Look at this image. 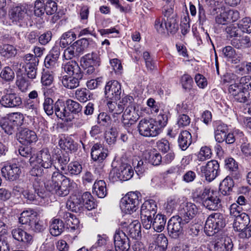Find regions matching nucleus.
<instances>
[{
  "label": "nucleus",
  "instance_id": "f257e3e1",
  "mask_svg": "<svg viewBox=\"0 0 251 251\" xmlns=\"http://www.w3.org/2000/svg\"><path fill=\"white\" fill-rule=\"evenodd\" d=\"M139 195L140 193L137 192L128 193L121 200V210L126 214H131L135 212L140 204Z\"/></svg>",
  "mask_w": 251,
  "mask_h": 251
},
{
  "label": "nucleus",
  "instance_id": "f03ea898",
  "mask_svg": "<svg viewBox=\"0 0 251 251\" xmlns=\"http://www.w3.org/2000/svg\"><path fill=\"white\" fill-rule=\"evenodd\" d=\"M199 197L202 201V204L210 210H216L221 206V200L218 197L216 192L210 188H204Z\"/></svg>",
  "mask_w": 251,
  "mask_h": 251
},
{
  "label": "nucleus",
  "instance_id": "7ed1b4c3",
  "mask_svg": "<svg viewBox=\"0 0 251 251\" xmlns=\"http://www.w3.org/2000/svg\"><path fill=\"white\" fill-rule=\"evenodd\" d=\"M138 128L140 134L145 137H155L161 132L160 127L152 119L141 120L138 124Z\"/></svg>",
  "mask_w": 251,
  "mask_h": 251
},
{
  "label": "nucleus",
  "instance_id": "20e7f679",
  "mask_svg": "<svg viewBox=\"0 0 251 251\" xmlns=\"http://www.w3.org/2000/svg\"><path fill=\"white\" fill-rule=\"evenodd\" d=\"M134 171L132 167L126 163L122 164L118 168H114L109 174V178L112 181H126L133 176Z\"/></svg>",
  "mask_w": 251,
  "mask_h": 251
},
{
  "label": "nucleus",
  "instance_id": "39448f33",
  "mask_svg": "<svg viewBox=\"0 0 251 251\" xmlns=\"http://www.w3.org/2000/svg\"><path fill=\"white\" fill-rule=\"evenodd\" d=\"M36 161L42 168L45 169V173H51L56 170V167L53 165V159L48 149H43L37 153Z\"/></svg>",
  "mask_w": 251,
  "mask_h": 251
},
{
  "label": "nucleus",
  "instance_id": "423d86ee",
  "mask_svg": "<svg viewBox=\"0 0 251 251\" xmlns=\"http://www.w3.org/2000/svg\"><path fill=\"white\" fill-rule=\"evenodd\" d=\"M219 164L215 160H211L205 165L201 167L200 170L202 176L205 179L211 182L219 174Z\"/></svg>",
  "mask_w": 251,
  "mask_h": 251
},
{
  "label": "nucleus",
  "instance_id": "0eeeda50",
  "mask_svg": "<svg viewBox=\"0 0 251 251\" xmlns=\"http://www.w3.org/2000/svg\"><path fill=\"white\" fill-rule=\"evenodd\" d=\"M198 209L193 203L186 202L180 204L179 209V216L184 224L188 223L197 214Z\"/></svg>",
  "mask_w": 251,
  "mask_h": 251
},
{
  "label": "nucleus",
  "instance_id": "6e6552de",
  "mask_svg": "<svg viewBox=\"0 0 251 251\" xmlns=\"http://www.w3.org/2000/svg\"><path fill=\"white\" fill-rule=\"evenodd\" d=\"M157 207L156 202L153 200L145 201L141 207V218L142 222H144V225L148 226L149 218L154 217L156 215Z\"/></svg>",
  "mask_w": 251,
  "mask_h": 251
},
{
  "label": "nucleus",
  "instance_id": "1a4fd4ad",
  "mask_svg": "<svg viewBox=\"0 0 251 251\" xmlns=\"http://www.w3.org/2000/svg\"><path fill=\"white\" fill-rule=\"evenodd\" d=\"M24 197L29 201L38 200L46 197V192L44 188L40 187L38 182L27 186L26 189L23 191Z\"/></svg>",
  "mask_w": 251,
  "mask_h": 251
},
{
  "label": "nucleus",
  "instance_id": "9d476101",
  "mask_svg": "<svg viewBox=\"0 0 251 251\" xmlns=\"http://www.w3.org/2000/svg\"><path fill=\"white\" fill-rule=\"evenodd\" d=\"M115 251H128L130 248L129 238L124 231L117 229L114 236Z\"/></svg>",
  "mask_w": 251,
  "mask_h": 251
},
{
  "label": "nucleus",
  "instance_id": "9b49d317",
  "mask_svg": "<svg viewBox=\"0 0 251 251\" xmlns=\"http://www.w3.org/2000/svg\"><path fill=\"white\" fill-rule=\"evenodd\" d=\"M183 220L178 216L172 217L168 221L167 229L172 238L176 239L182 233Z\"/></svg>",
  "mask_w": 251,
  "mask_h": 251
},
{
  "label": "nucleus",
  "instance_id": "f8f14e48",
  "mask_svg": "<svg viewBox=\"0 0 251 251\" xmlns=\"http://www.w3.org/2000/svg\"><path fill=\"white\" fill-rule=\"evenodd\" d=\"M1 171L2 176L10 181L17 180L22 173L20 166L16 163H7L4 165Z\"/></svg>",
  "mask_w": 251,
  "mask_h": 251
},
{
  "label": "nucleus",
  "instance_id": "ddd939ff",
  "mask_svg": "<svg viewBox=\"0 0 251 251\" xmlns=\"http://www.w3.org/2000/svg\"><path fill=\"white\" fill-rule=\"evenodd\" d=\"M138 110L134 104L127 106L122 116V122L125 126L129 127L134 124L138 120Z\"/></svg>",
  "mask_w": 251,
  "mask_h": 251
},
{
  "label": "nucleus",
  "instance_id": "4468645a",
  "mask_svg": "<svg viewBox=\"0 0 251 251\" xmlns=\"http://www.w3.org/2000/svg\"><path fill=\"white\" fill-rule=\"evenodd\" d=\"M149 223L147 226L144 225V222H142L143 226L147 229H149L151 227L153 228L154 231L160 232L164 229L166 223V218L165 216L161 214H158L155 215L154 217L152 216L151 218L148 219Z\"/></svg>",
  "mask_w": 251,
  "mask_h": 251
},
{
  "label": "nucleus",
  "instance_id": "2eb2a0df",
  "mask_svg": "<svg viewBox=\"0 0 251 251\" xmlns=\"http://www.w3.org/2000/svg\"><path fill=\"white\" fill-rule=\"evenodd\" d=\"M22 103L21 98L15 93H6L0 99V104L5 108H15Z\"/></svg>",
  "mask_w": 251,
  "mask_h": 251
},
{
  "label": "nucleus",
  "instance_id": "dca6fc26",
  "mask_svg": "<svg viewBox=\"0 0 251 251\" xmlns=\"http://www.w3.org/2000/svg\"><path fill=\"white\" fill-rule=\"evenodd\" d=\"M54 112L56 116L66 122H71L74 116L70 113L66 106V102L58 100L54 103Z\"/></svg>",
  "mask_w": 251,
  "mask_h": 251
},
{
  "label": "nucleus",
  "instance_id": "f3484780",
  "mask_svg": "<svg viewBox=\"0 0 251 251\" xmlns=\"http://www.w3.org/2000/svg\"><path fill=\"white\" fill-rule=\"evenodd\" d=\"M120 226L123 229L122 230L126 233L127 237L136 239L141 233V225L137 220L134 221L129 225L126 222H121Z\"/></svg>",
  "mask_w": 251,
  "mask_h": 251
},
{
  "label": "nucleus",
  "instance_id": "a211bd4d",
  "mask_svg": "<svg viewBox=\"0 0 251 251\" xmlns=\"http://www.w3.org/2000/svg\"><path fill=\"white\" fill-rule=\"evenodd\" d=\"M105 95L107 98L119 100L121 94V86L117 80L108 82L105 86Z\"/></svg>",
  "mask_w": 251,
  "mask_h": 251
},
{
  "label": "nucleus",
  "instance_id": "6ab92c4d",
  "mask_svg": "<svg viewBox=\"0 0 251 251\" xmlns=\"http://www.w3.org/2000/svg\"><path fill=\"white\" fill-rule=\"evenodd\" d=\"M233 244L231 238L227 237L224 240L211 242L208 246L209 251H231Z\"/></svg>",
  "mask_w": 251,
  "mask_h": 251
},
{
  "label": "nucleus",
  "instance_id": "aec40b11",
  "mask_svg": "<svg viewBox=\"0 0 251 251\" xmlns=\"http://www.w3.org/2000/svg\"><path fill=\"white\" fill-rule=\"evenodd\" d=\"M18 140L22 144L28 145L35 143L37 140V136L34 131L24 128L19 132Z\"/></svg>",
  "mask_w": 251,
  "mask_h": 251
},
{
  "label": "nucleus",
  "instance_id": "412c9836",
  "mask_svg": "<svg viewBox=\"0 0 251 251\" xmlns=\"http://www.w3.org/2000/svg\"><path fill=\"white\" fill-rule=\"evenodd\" d=\"M11 234L14 239L27 245L31 244L33 242L32 236L21 228H17L12 229Z\"/></svg>",
  "mask_w": 251,
  "mask_h": 251
},
{
  "label": "nucleus",
  "instance_id": "4be33fe9",
  "mask_svg": "<svg viewBox=\"0 0 251 251\" xmlns=\"http://www.w3.org/2000/svg\"><path fill=\"white\" fill-rule=\"evenodd\" d=\"M50 89L43 88L44 96L45 97L44 101L43 104V108L46 113L49 115H52L54 112V103L51 98L48 97V95L53 92V88Z\"/></svg>",
  "mask_w": 251,
  "mask_h": 251
},
{
  "label": "nucleus",
  "instance_id": "5701e85b",
  "mask_svg": "<svg viewBox=\"0 0 251 251\" xmlns=\"http://www.w3.org/2000/svg\"><path fill=\"white\" fill-rule=\"evenodd\" d=\"M216 221V213L211 214L209 216L204 226V232L208 236H213L220 231L217 229Z\"/></svg>",
  "mask_w": 251,
  "mask_h": 251
},
{
  "label": "nucleus",
  "instance_id": "b1692460",
  "mask_svg": "<svg viewBox=\"0 0 251 251\" xmlns=\"http://www.w3.org/2000/svg\"><path fill=\"white\" fill-rule=\"evenodd\" d=\"M250 222L249 216L244 212L240 214L239 216L235 218L233 224V227L235 231L243 230L247 226Z\"/></svg>",
  "mask_w": 251,
  "mask_h": 251
},
{
  "label": "nucleus",
  "instance_id": "393cba45",
  "mask_svg": "<svg viewBox=\"0 0 251 251\" xmlns=\"http://www.w3.org/2000/svg\"><path fill=\"white\" fill-rule=\"evenodd\" d=\"M83 75H64L62 79L63 85L70 89H75L79 85V81L82 78Z\"/></svg>",
  "mask_w": 251,
  "mask_h": 251
},
{
  "label": "nucleus",
  "instance_id": "a878e982",
  "mask_svg": "<svg viewBox=\"0 0 251 251\" xmlns=\"http://www.w3.org/2000/svg\"><path fill=\"white\" fill-rule=\"evenodd\" d=\"M107 151L102 147L101 144L96 143L91 149V155L94 161H101L107 156Z\"/></svg>",
  "mask_w": 251,
  "mask_h": 251
},
{
  "label": "nucleus",
  "instance_id": "bb28decb",
  "mask_svg": "<svg viewBox=\"0 0 251 251\" xmlns=\"http://www.w3.org/2000/svg\"><path fill=\"white\" fill-rule=\"evenodd\" d=\"M52 174L51 180L49 184L47 185V189L49 191H53V188L58 186V182H63L66 179H68L66 176L60 173L58 170L56 171H53Z\"/></svg>",
  "mask_w": 251,
  "mask_h": 251
},
{
  "label": "nucleus",
  "instance_id": "cd10ccee",
  "mask_svg": "<svg viewBox=\"0 0 251 251\" xmlns=\"http://www.w3.org/2000/svg\"><path fill=\"white\" fill-rule=\"evenodd\" d=\"M58 145L60 148L66 151H75L77 150L76 144L70 137L63 136L58 141Z\"/></svg>",
  "mask_w": 251,
  "mask_h": 251
},
{
  "label": "nucleus",
  "instance_id": "c85d7f7f",
  "mask_svg": "<svg viewBox=\"0 0 251 251\" xmlns=\"http://www.w3.org/2000/svg\"><path fill=\"white\" fill-rule=\"evenodd\" d=\"M64 225L62 221L59 219H53L50 225V231L54 236L60 235L64 231Z\"/></svg>",
  "mask_w": 251,
  "mask_h": 251
},
{
  "label": "nucleus",
  "instance_id": "c756f323",
  "mask_svg": "<svg viewBox=\"0 0 251 251\" xmlns=\"http://www.w3.org/2000/svg\"><path fill=\"white\" fill-rule=\"evenodd\" d=\"M192 143L191 134L187 130L182 131L179 135L178 143L180 148L186 150Z\"/></svg>",
  "mask_w": 251,
  "mask_h": 251
},
{
  "label": "nucleus",
  "instance_id": "7c9ffc66",
  "mask_svg": "<svg viewBox=\"0 0 251 251\" xmlns=\"http://www.w3.org/2000/svg\"><path fill=\"white\" fill-rule=\"evenodd\" d=\"M81 62L83 66H99L100 58L97 52H92L88 53L83 56L81 59Z\"/></svg>",
  "mask_w": 251,
  "mask_h": 251
},
{
  "label": "nucleus",
  "instance_id": "2f4dec72",
  "mask_svg": "<svg viewBox=\"0 0 251 251\" xmlns=\"http://www.w3.org/2000/svg\"><path fill=\"white\" fill-rule=\"evenodd\" d=\"M93 193L100 198H103L107 194L106 184L103 180L96 181L93 185Z\"/></svg>",
  "mask_w": 251,
  "mask_h": 251
},
{
  "label": "nucleus",
  "instance_id": "473e14b6",
  "mask_svg": "<svg viewBox=\"0 0 251 251\" xmlns=\"http://www.w3.org/2000/svg\"><path fill=\"white\" fill-rule=\"evenodd\" d=\"M65 220L68 227L72 230H75L79 226V221L75 215L69 212H64L61 216Z\"/></svg>",
  "mask_w": 251,
  "mask_h": 251
},
{
  "label": "nucleus",
  "instance_id": "72a5a7b5",
  "mask_svg": "<svg viewBox=\"0 0 251 251\" xmlns=\"http://www.w3.org/2000/svg\"><path fill=\"white\" fill-rule=\"evenodd\" d=\"M232 46L237 49H244L251 46L250 38L247 36L241 38H234L230 42Z\"/></svg>",
  "mask_w": 251,
  "mask_h": 251
},
{
  "label": "nucleus",
  "instance_id": "f704fd0d",
  "mask_svg": "<svg viewBox=\"0 0 251 251\" xmlns=\"http://www.w3.org/2000/svg\"><path fill=\"white\" fill-rule=\"evenodd\" d=\"M234 185L233 179L229 176L226 177L220 183L219 192L224 196L228 195Z\"/></svg>",
  "mask_w": 251,
  "mask_h": 251
},
{
  "label": "nucleus",
  "instance_id": "c9c22d12",
  "mask_svg": "<svg viewBox=\"0 0 251 251\" xmlns=\"http://www.w3.org/2000/svg\"><path fill=\"white\" fill-rule=\"evenodd\" d=\"M64 70L70 75H83L78 64L75 61H70L64 66Z\"/></svg>",
  "mask_w": 251,
  "mask_h": 251
},
{
  "label": "nucleus",
  "instance_id": "e433bc0d",
  "mask_svg": "<svg viewBox=\"0 0 251 251\" xmlns=\"http://www.w3.org/2000/svg\"><path fill=\"white\" fill-rule=\"evenodd\" d=\"M79 198L80 199L82 208L84 206L88 210H91L95 208L96 204L94 201V198L90 192L84 193Z\"/></svg>",
  "mask_w": 251,
  "mask_h": 251
},
{
  "label": "nucleus",
  "instance_id": "4c0bfd02",
  "mask_svg": "<svg viewBox=\"0 0 251 251\" xmlns=\"http://www.w3.org/2000/svg\"><path fill=\"white\" fill-rule=\"evenodd\" d=\"M25 14L24 9L20 6L13 8L9 12V18L12 23H17L22 20Z\"/></svg>",
  "mask_w": 251,
  "mask_h": 251
},
{
  "label": "nucleus",
  "instance_id": "58836bf2",
  "mask_svg": "<svg viewBox=\"0 0 251 251\" xmlns=\"http://www.w3.org/2000/svg\"><path fill=\"white\" fill-rule=\"evenodd\" d=\"M70 187V179L68 178L62 182L59 186L58 185V186L55 187V188H53V191L52 192L55 193L59 196L64 197L69 194Z\"/></svg>",
  "mask_w": 251,
  "mask_h": 251
},
{
  "label": "nucleus",
  "instance_id": "ea45409f",
  "mask_svg": "<svg viewBox=\"0 0 251 251\" xmlns=\"http://www.w3.org/2000/svg\"><path fill=\"white\" fill-rule=\"evenodd\" d=\"M67 208L72 211L78 212L82 208V204L80 199L75 196H73L69 199L66 202Z\"/></svg>",
  "mask_w": 251,
  "mask_h": 251
},
{
  "label": "nucleus",
  "instance_id": "a19ab883",
  "mask_svg": "<svg viewBox=\"0 0 251 251\" xmlns=\"http://www.w3.org/2000/svg\"><path fill=\"white\" fill-rule=\"evenodd\" d=\"M179 199L176 196H171L168 198L164 203V210L167 214L170 215L175 210L178 204Z\"/></svg>",
  "mask_w": 251,
  "mask_h": 251
},
{
  "label": "nucleus",
  "instance_id": "79ce46f5",
  "mask_svg": "<svg viewBox=\"0 0 251 251\" xmlns=\"http://www.w3.org/2000/svg\"><path fill=\"white\" fill-rule=\"evenodd\" d=\"M76 39V35L72 31H68L63 33L59 42L60 46L63 48H66L71 44Z\"/></svg>",
  "mask_w": 251,
  "mask_h": 251
},
{
  "label": "nucleus",
  "instance_id": "37998d69",
  "mask_svg": "<svg viewBox=\"0 0 251 251\" xmlns=\"http://www.w3.org/2000/svg\"><path fill=\"white\" fill-rule=\"evenodd\" d=\"M88 41L85 38H82L74 42L71 46L74 50L76 56H79L83 53L85 49V45H87Z\"/></svg>",
  "mask_w": 251,
  "mask_h": 251
},
{
  "label": "nucleus",
  "instance_id": "c03bdc74",
  "mask_svg": "<svg viewBox=\"0 0 251 251\" xmlns=\"http://www.w3.org/2000/svg\"><path fill=\"white\" fill-rule=\"evenodd\" d=\"M146 158L151 164L154 166L159 165L162 161L161 154L154 150L149 151Z\"/></svg>",
  "mask_w": 251,
  "mask_h": 251
},
{
  "label": "nucleus",
  "instance_id": "a18cd8bd",
  "mask_svg": "<svg viewBox=\"0 0 251 251\" xmlns=\"http://www.w3.org/2000/svg\"><path fill=\"white\" fill-rule=\"evenodd\" d=\"M91 94L86 88H79L75 91V97L81 102H84L90 100Z\"/></svg>",
  "mask_w": 251,
  "mask_h": 251
},
{
  "label": "nucleus",
  "instance_id": "49530a36",
  "mask_svg": "<svg viewBox=\"0 0 251 251\" xmlns=\"http://www.w3.org/2000/svg\"><path fill=\"white\" fill-rule=\"evenodd\" d=\"M107 105L108 111L112 113L114 117H115L116 115H120L123 112L125 108V107L122 104L114 101H108Z\"/></svg>",
  "mask_w": 251,
  "mask_h": 251
},
{
  "label": "nucleus",
  "instance_id": "de8ad7c7",
  "mask_svg": "<svg viewBox=\"0 0 251 251\" xmlns=\"http://www.w3.org/2000/svg\"><path fill=\"white\" fill-rule=\"evenodd\" d=\"M24 116L20 112H14L9 114L8 120L16 127L22 126L23 124Z\"/></svg>",
  "mask_w": 251,
  "mask_h": 251
},
{
  "label": "nucleus",
  "instance_id": "09e8293b",
  "mask_svg": "<svg viewBox=\"0 0 251 251\" xmlns=\"http://www.w3.org/2000/svg\"><path fill=\"white\" fill-rule=\"evenodd\" d=\"M66 102L67 109L71 114H76L82 111V107L78 102L72 100H68Z\"/></svg>",
  "mask_w": 251,
  "mask_h": 251
},
{
  "label": "nucleus",
  "instance_id": "8fccbe9b",
  "mask_svg": "<svg viewBox=\"0 0 251 251\" xmlns=\"http://www.w3.org/2000/svg\"><path fill=\"white\" fill-rule=\"evenodd\" d=\"M0 54L5 58H10L15 56L17 54L16 49L12 45L8 44L3 45L0 50Z\"/></svg>",
  "mask_w": 251,
  "mask_h": 251
},
{
  "label": "nucleus",
  "instance_id": "3c124183",
  "mask_svg": "<svg viewBox=\"0 0 251 251\" xmlns=\"http://www.w3.org/2000/svg\"><path fill=\"white\" fill-rule=\"evenodd\" d=\"M0 77L3 80L10 82L14 79L15 74L9 67H5L1 70L0 73Z\"/></svg>",
  "mask_w": 251,
  "mask_h": 251
},
{
  "label": "nucleus",
  "instance_id": "603ef678",
  "mask_svg": "<svg viewBox=\"0 0 251 251\" xmlns=\"http://www.w3.org/2000/svg\"><path fill=\"white\" fill-rule=\"evenodd\" d=\"M70 159L69 153L67 151L61 152L56 155V160L60 165L61 170H64L65 169L66 165L70 161Z\"/></svg>",
  "mask_w": 251,
  "mask_h": 251
},
{
  "label": "nucleus",
  "instance_id": "864d4df0",
  "mask_svg": "<svg viewBox=\"0 0 251 251\" xmlns=\"http://www.w3.org/2000/svg\"><path fill=\"white\" fill-rule=\"evenodd\" d=\"M238 28L244 33L251 32V20L248 17L242 19L238 23Z\"/></svg>",
  "mask_w": 251,
  "mask_h": 251
},
{
  "label": "nucleus",
  "instance_id": "5fc2aeb1",
  "mask_svg": "<svg viewBox=\"0 0 251 251\" xmlns=\"http://www.w3.org/2000/svg\"><path fill=\"white\" fill-rule=\"evenodd\" d=\"M54 80V76L53 73L48 71H44L42 73L41 76V83L43 86H50Z\"/></svg>",
  "mask_w": 251,
  "mask_h": 251
},
{
  "label": "nucleus",
  "instance_id": "6e6d98bb",
  "mask_svg": "<svg viewBox=\"0 0 251 251\" xmlns=\"http://www.w3.org/2000/svg\"><path fill=\"white\" fill-rule=\"evenodd\" d=\"M34 14L36 16L41 17L46 12L44 0H36L34 3Z\"/></svg>",
  "mask_w": 251,
  "mask_h": 251
},
{
  "label": "nucleus",
  "instance_id": "4d7b16f0",
  "mask_svg": "<svg viewBox=\"0 0 251 251\" xmlns=\"http://www.w3.org/2000/svg\"><path fill=\"white\" fill-rule=\"evenodd\" d=\"M215 22L218 25H225L229 23L226 10L221 9L217 12Z\"/></svg>",
  "mask_w": 251,
  "mask_h": 251
},
{
  "label": "nucleus",
  "instance_id": "13d9d810",
  "mask_svg": "<svg viewBox=\"0 0 251 251\" xmlns=\"http://www.w3.org/2000/svg\"><path fill=\"white\" fill-rule=\"evenodd\" d=\"M19 152L20 154L26 158L29 157V162L31 165H33L34 162V158L32 156V149L30 147H21L19 149Z\"/></svg>",
  "mask_w": 251,
  "mask_h": 251
},
{
  "label": "nucleus",
  "instance_id": "bf43d9fd",
  "mask_svg": "<svg viewBox=\"0 0 251 251\" xmlns=\"http://www.w3.org/2000/svg\"><path fill=\"white\" fill-rule=\"evenodd\" d=\"M212 152L209 147H202L198 155V159L200 161H203L211 157Z\"/></svg>",
  "mask_w": 251,
  "mask_h": 251
},
{
  "label": "nucleus",
  "instance_id": "052dcab7",
  "mask_svg": "<svg viewBox=\"0 0 251 251\" xmlns=\"http://www.w3.org/2000/svg\"><path fill=\"white\" fill-rule=\"evenodd\" d=\"M82 166L78 162H71L68 166V171L71 175H78L82 171Z\"/></svg>",
  "mask_w": 251,
  "mask_h": 251
},
{
  "label": "nucleus",
  "instance_id": "680f3d73",
  "mask_svg": "<svg viewBox=\"0 0 251 251\" xmlns=\"http://www.w3.org/2000/svg\"><path fill=\"white\" fill-rule=\"evenodd\" d=\"M31 166H32V168L31 169L30 173L33 176H43L44 177H46L51 174V173H45V169L42 168L41 166H39V165L34 164V162Z\"/></svg>",
  "mask_w": 251,
  "mask_h": 251
},
{
  "label": "nucleus",
  "instance_id": "e2e57ef3",
  "mask_svg": "<svg viewBox=\"0 0 251 251\" xmlns=\"http://www.w3.org/2000/svg\"><path fill=\"white\" fill-rule=\"evenodd\" d=\"M156 243L154 246L159 247L162 251H165L167 248L168 239L163 234H160L157 237Z\"/></svg>",
  "mask_w": 251,
  "mask_h": 251
},
{
  "label": "nucleus",
  "instance_id": "0e129e2a",
  "mask_svg": "<svg viewBox=\"0 0 251 251\" xmlns=\"http://www.w3.org/2000/svg\"><path fill=\"white\" fill-rule=\"evenodd\" d=\"M181 83L183 89L190 90L193 83L192 77L188 74H184L181 78Z\"/></svg>",
  "mask_w": 251,
  "mask_h": 251
},
{
  "label": "nucleus",
  "instance_id": "69168bd1",
  "mask_svg": "<svg viewBox=\"0 0 251 251\" xmlns=\"http://www.w3.org/2000/svg\"><path fill=\"white\" fill-rule=\"evenodd\" d=\"M154 27L159 33H165L167 30L166 25H165V20L160 18L156 19L154 23Z\"/></svg>",
  "mask_w": 251,
  "mask_h": 251
},
{
  "label": "nucleus",
  "instance_id": "338daca9",
  "mask_svg": "<svg viewBox=\"0 0 251 251\" xmlns=\"http://www.w3.org/2000/svg\"><path fill=\"white\" fill-rule=\"evenodd\" d=\"M168 120V114L166 113H160L156 118V124H158L159 127H160V132L161 129L167 124Z\"/></svg>",
  "mask_w": 251,
  "mask_h": 251
},
{
  "label": "nucleus",
  "instance_id": "774afa93",
  "mask_svg": "<svg viewBox=\"0 0 251 251\" xmlns=\"http://www.w3.org/2000/svg\"><path fill=\"white\" fill-rule=\"evenodd\" d=\"M117 132L115 129L111 128L110 130L106 132L105 138L106 142L112 145L115 143L117 137Z\"/></svg>",
  "mask_w": 251,
  "mask_h": 251
}]
</instances>
